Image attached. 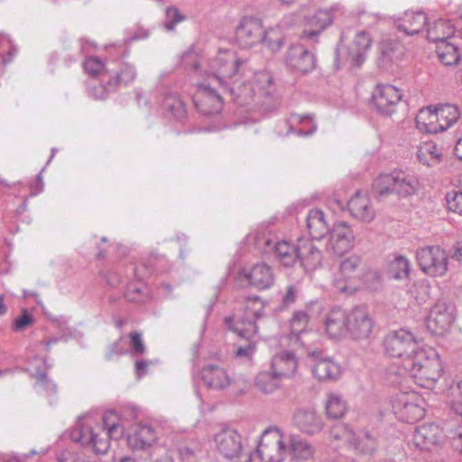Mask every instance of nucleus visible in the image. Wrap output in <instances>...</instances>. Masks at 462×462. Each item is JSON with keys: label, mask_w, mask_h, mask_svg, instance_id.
Wrapping results in <instances>:
<instances>
[{"label": "nucleus", "mask_w": 462, "mask_h": 462, "mask_svg": "<svg viewBox=\"0 0 462 462\" xmlns=\"http://www.w3.org/2000/svg\"><path fill=\"white\" fill-rule=\"evenodd\" d=\"M245 60L238 59L230 50L218 52L211 61L215 70L212 79L222 88L220 94L208 83L199 85L194 104L204 115L218 113L222 109L223 97L226 95L230 100L240 106H249L258 91L262 96H269L274 91L273 79L270 73L263 72L256 75L254 82L233 79L238 75Z\"/></svg>", "instance_id": "1"}, {"label": "nucleus", "mask_w": 462, "mask_h": 462, "mask_svg": "<svg viewBox=\"0 0 462 462\" xmlns=\"http://www.w3.org/2000/svg\"><path fill=\"white\" fill-rule=\"evenodd\" d=\"M439 354L433 348L420 346L406 330V372L413 383L422 388H432L442 374Z\"/></svg>", "instance_id": "2"}, {"label": "nucleus", "mask_w": 462, "mask_h": 462, "mask_svg": "<svg viewBox=\"0 0 462 462\" xmlns=\"http://www.w3.org/2000/svg\"><path fill=\"white\" fill-rule=\"evenodd\" d=\"M244 313L241 317H226V327L241 338L254 337L258 332L257 321L264 315V307L258 296H245L242 299Z\"/></svg>", "instance_id": "3"}, {"label": "nucleus", "mask_w": 462, "mask_h": 462, "mask_svg": "<svg viewBox=\"0 0 462 462\" xmlns=\"http://www.w3.org/2000/svg\"><path fill=\"white\" fill-rule=\"evenodd\" d=\"M217 452L225 458L232 460L235 458L251 462V453L245 452L242 444V436L235 429L225 427L214 437Z\"/></svg>", "instance_id": "4"}, {"label": "nucleus", "mask_w": 462, "mask_h": 462, "mask_svg": "<svg viewBox=\"0 0 462 462\" xmlns=\"http://www.w3.org/2000/svg\"><path fill=\"white\" fill-rule=\"evenodd\" d=\"M267 39L268 33L263 30L262 20L255 16H244L235 30L236 42L244 49L251 48Z\"/></svg>", "instance_id": "5"}, {"label": "nucleus", "mask_w": 462, "mask_h": 462, "mask_svg": "<svg viewBox=\"0 0 462 462\" xmlns=\"http://www.w3.org/2000/svg\"><path fill=\"white\" fill-rule=\"evenodd\" d=\"M455 318V305L447 300H439L430 310L427 328L432 334L442 336L449 329Z\"/></svg>", "instance_id": "6"}, {"label": "nucleus", "mask_w": 462, "mask_h": 462, "mask_svg": "<svg viewBox=\"0 0 462 462\" xmlns=\"http://www.w3.org/2000/svg\"><path fill=\"white\" fill-rule=\"evenodd\" d=\"M422 272L430 276H442L448 270V255L439 246H426L416 253Z\"/></svg>", "instance_id": "7"}, {"label": "nucleus", "mask_w": 462, "mask_h": 462, "mask_svg": "<svg viewBox=\"0 0 462 462\" xmlns=\"http://www.w3.org/2000/svg\"><path fill=\"white\" fill-rule=\"evenodd\" d=\"M307 356L312 362L313 374L319 381L336 380L341 374L340 365L320 349H307Z\"/></svg>", "instance_id": "8"}, {"label": "nucleus", "mask_w": 462, "mask_h": 462, "mask_svg": "<svg viewBox=\"0 0 462 462\" xmlns=\"http://www.w3.org/2000/svg\"><path fill=\"white\" fill-rule=\"evenodd\" d=\"M402 97V91L392 85H377L372 94L371 104L378 113L391 116Z\"/></svg>", "instance_id": "9"}, {"label": "nucleus", "mask_w": 462, "mask_h": 462, "mask_svg": "<svg viewBox=\"0 0 462 462\" xmlns=\"http://www.w3.org/2000/svg\"><path fill=\"white\" fill-rule=\"evenodd\" d=\"M348 334L354 339L367 338L372 333L374 321L367 308L356 306L348 312Z\"/></svg>", "instance_id": "10"}, {"label": "nucleus", "mask_w": 462, "mask_h": 462, "mask_svg": "<svg viewBox=\"0 0 462 462\" xmlns=\"http://www.w3.org/2000/svg\"><path fill=\"white\" fill-rule=\"evenodd\" d=\"M404 184V173L395 170L391 173H382L375 178L372 184L371 194L376 199H383L390 193L399 194Z\"/></svg>", "instance_id": "11"}, {"label": "nucleus", "mask_w": 462, "mask_h": 462, "mask_svg": "<svg viewBox=\"0 0 462 462\" xmlns=\"http://www.w3.org/2000/svg\"><path fill=\"white\" fill-rule=\"evenodd\" d=\"M341 13L342 10L339 5H334L329 8L319 9L308 19V24L310 29H305L303 36L309 40H315L322 31L333 23L337 14Z\"/></svg>", "instance_id": "12"}, {"label": "nucleus", "mask_w": 462, "mask_h": 462, "mask_svg": "<svg viewBox=\"0 0 462 462\" xmlns=\"http://www.w3.org/2000/svg\"><path fill=\"white\" fill-rule=\"evenodd\" d=\"M285 61L289 68L303 74L312 71L317 62L315 55L300 44H294L289 48Z\"/></svg>", "instance_id": "13"}, {"label": "nucleus", "mask_w": 462, "mask_h": 462, "mask_svg": "<svg viewBox=\"0 0 462 462\" xmlns=\"http://www.w3.org/2000/svg\"><path fill=\"white\" fill-rule=\"evenodd\" d=\"M354 239V232L346 222L336 223L330 231L328 249L341 255L352 248Z\"/></svg>", "instance_id": "14"}, {"label": "nucleus", "mask_w": 462, "mask_h": 462, "mask_svg": "<svg viewBox=\"0 0 462 462\" xmlns=\"http://www.w3.org/2000/svg\"><path fill=\"white\" fill-rule=\"evenodd\" d=\"M348 312L334 307L327 314L325 330L331 339H339L348 333Z\"/></svg>", "instance_id": "15"}, {"label": "nucleus", "mask_w": 462, "mask_h": 462, "mask_svg": "<svg viewBox=\"0 0 462 462\" xmlns=\"http://www.w3.org/2000/svg\"><path fill=\"white\" fill-rule=\"evenodd\" d=\"M300 265L307 271H314L321 265L322 253L319 247L314 245L312 240L300 238L298 240Z\"/></svg>", "instance_id": "16"}, {"label": "nucleus", "mask_w": 462, "mask_h": 462, "mask_svg": "<svg viewBox=\"0 0 462 462\" xmlns=\"http://www.w3.org/2000/svg\"><path fill=\"white\" fill-rule=\"evenodd\" d=\"M200 375L204 384L211 390H225L232 383V379L226 369L217 365L208 364L205 365L201 369Z\"/></svg>", "instance_id": "17"}, {"label": "nucleus", "mask_w": 462, "mask_h": 462, "mask_svg": "<svg viewBox=\"0 0 462 462\" xmlns=\"http://www.w3.org/2000/svg\"><path fill=\"white\" fill-rule=\"evenodd\" d=\"M112 416H115L113 411L106 412L102 416V420L104 424V428L106 432L105 433L106 438H100L97 433H94L93 440H91L90 446L93 448V450L96 454H106L109 449V441L107 438H115L117 439L123 434L122 427L116 422L109 423L108 420Z\"/></svg>", "instance_id": "18"}, {"label": "nucleus", "mask_w": 462, "mask_h": 462, "mask_svg": "<svg viewBox=\"0 0 462 462\" xmlns=\"http://www.w3.org/2000/svg\"><path fill=\"white\" fill-rule=\"evenodd\" d=\"M240 275L246 278L252 286L260 290L269 289L274 283L272 268L263 263L254 264L250 271L243 270Z\"/></svg>", "instance_id": "19"}, {"label": "nucleus", "mask_w": 462, "mask_h": 462, "mask_svg": "<svg viewBox=\"0 0 462 462\" xmlns=\"http://www.w3.org/2000/svg\"><path fill=\"white\" fill-rule=\"evenodd\" d=\"M441 430L434 423L423 424L414 428L413 444L420 449L429 450L439 444Z\"/></svg>", "instance_id": "20"}, {"label": "nucleus", "mask_w": 462, "mask_h": 462, "mask_svg": "<svg viewBox=\"0 0 462 462\" xmlns=\"http://www.w3.org/2000/svg\"><path fill=\"white\" fill-rule=\"evenodd\" d=\"M371 43V38L366 32H357L352 46L346 51V57L343 60L349 61L352 68H359L366 59L365 53Z\"/></svg>", "instance_id": "21"}, {"label": "nucleus", "mask_w": 462, "mask_h": 462, "mask_svg": "<svg viewBox=\"0 0 462 462\" xmlns=\"http://www.w3.org/2000/svg\"><path fill=\"white\" fill-rule=\"evenodd\" d=\"M293 421L301 432L308 435H315L323 428L322 420L313 410L299 409L293 415Z\"/></svg>", "instance_id": "22"}, {"label": "nucleus", "mask_w": 462, "mask_h": 462, "mask_svg": "<svg viewBox=\"0 0 462 462\" xmlns=\"http://www.w3.org/2000/svg\"><path fill=\"white\" fill-rule=\"evenodd\" d=\"M298 367L295 354L291 351H282L272 359L271 370L274 376L280 379L292 375Z\"/></svg>", "instance_id": "23"}, {"label": "nucleus", "mask_w": 462, "mask_h": 462, "mask_svg": "<svg viewBox=\"0 0 462 462\" xmlns=\"http://www.w3.org/2000/svg\"><path fill=\"white\" fill-rule=\"evenodd\" d=\"M156 440L154 429L147 424H138L127 438L128 445L134 450H144Z\"/></svg>", "instance_id": "24"}, {"label": "nucleus", "mask_w": 462, "mask_h": 462, "mask_svg": "<svg viewBox=\"0 0 462 462\" xmlns=\"http://www.w3.org/2000/svg\"><path fill=\"white\" fill-rule=\"evenodd\" d=\"M348 209L352 217L364 222H371L374 212L370 207L369 199L357 190L348 201Z\"/></svg>", "instance_id": "25"}, {"label": "nucleus", "mask_w": 462, "mask_h": 462, "mask_svg": "<svg viewBox=\"0 0 462 462\" xmlns=\"http://www.w3.org/2000/svg\"><path fill=\"white\" fill-rule=\"evenodd\" d=\"M416 126L420 132L437 134L443 132V126L438 123L435 106H429L420 109L415 118Z\"/></svg>", "instance_id": "26"}, {"label": "nucleus", "mask_w": 462, "mask_h": 462, "mask_svg": "<svg viewBox=\"0 0 462 462\" xmlns=\"http://www.w3.org/2000/svg\"><path fill=\"white\" fill-rule=\"evenodd\" d=\"M306 225L312 240H320L328 232L324 213L318 208L309 211L306 217Z\"/></svg>", "instance_id": "27"}, {"label": "nucleus", "mask_w": 462, "mask_h": 462, "mask_svg": "<svg viewBox=\"0 0 462 462\" xmlns=\"http://www.w3.org/2000/svg\"><path fill=\"white\" fill-rule=\"evenodd\" d=\"M385 353L391 357H402L404 353V328L391 330L383 339Z\"/></svg>", "instance_id": "28"}, {"label": "nucleus", "mask_w": 462, "mask_h": 462, "mask_svg": "<svg viewBox=\"0 0 462 462\" xmlns=\"http://www.w3.org/2000/svg\"><path fill=\"white\" fill-rule=\"evenodd\" d=\"M310 317L304 310L294 312L291 319V337L290 340L295 344L299 343L303 345L302 337L308 335L307 328L309 325Z\"/></svg>", "instance_id": "29"}, {"label": "nucleus", "mask_w": 462, "mask_h": 462, "mask_svg": "<svg viewBox=\"0 0 462 462\" xmlns=\"http://www.w3.org/2000/svg\"><path fill=\"white\" fill-rule=\"evenodd\" d=\"M425 400L413 391H406V422L412 423L425 416Z\"/></svg>", "instance_id": "30"}, {"label": "nucleus", "mask_w": 462, "mask_h": 462, "mask_svg": "<svg viewBox=\"0 0 462 462\" xmlns=\"http://www.w3.org/2000/svg\"><path fill=\"white\" fill-rule=\"evenodd\" d=\"M454 32V27L448 21L439 19L428 28L427 38L438 45L449 39Z\"/></svg>", "instance_id": "31"}, {"label": "nucleus", "mask_w": 462, "mask_h": 462, "mask_svg": "<svg viewBox=\"0 0 462 462\" xmlns=\"http://www.w3.org/2000/svg\"><path fill=\"white\" fill-rule=\"evenodd\" d=\"M435 109L438 113V123L443 126V132L451 127L461 116L459 108L454 104H439L435 106Z\"/></svg>", "instance_id": "32"}, {"label": "nucleus", "mask_w": 462, "mask_h": 462, "mask_svg": "<svg viewBox=\"0 0 462 462\" xmlns=\"http://www.w3.org/2000/svg\"><path fill=\"white\" fill-rule=\"evenodd\" d=\"M290 452L295 460H308L314 455V448L298 435H291L289 439Z\"/></svg>", "instance_id": "33"}, {"label": "nucleus", "mask_w": 462, "mask_h": 462, "mask_svg": "<svg viewBox=\"0 0 462 462\" xmlns=\"http://www.w3.org/2000/svg\"><path fill=\"white\" fill-rule=\"evenodd\" d=\"M275 256L283 266H293L299 260L298 244L294 245L284 240L280 241L276 247Z\"/></svg>", "instance_id": "34"}, {"label": "nucleus", "mask_w": 462, "mask_h": 462, "mask_svg": "<svg viewBox=\"0 0 462 462\" xmlns=\"http://www.w3.org/2000/svg\"><path fill=\"white\" fill-rule=\"evenodd\" d=\"M265 446V447H257L256 452L258 457H260L262 462H283L285 459V455L287 453V446L285 443Z\"/></svg>", "instance_id": "35"}, {"label": "nucleus", "mask_w": 462, "mask_h": 462, "mask_svg": "<svg viewBox=\"0 0 462 462\" xmlns=\"http://www.w3.org/2000/svg\"><path fill=\"white\" fill-rule=\"evenodd\" d=\"M136 78V69L134 65L129 63H120L119 69L115 75L109 76L108 85L110 88H116L119 84L127 86Z\"/></svg>", "instance_id": "36"}, {"label": "nucleus", "mask_w": 462, "mask_h": 462, "mask_svg": "<svg viewBox=\"0 0 462 462\" xmlns=\"http://www.w3.org/2000/svg\"><path fill=\"white\" fill-rule=\"evenodd\" d=\"M441 151L433 143H424L417 147L416 157L420 162L433 166L440 162Z\"/></svg>", "instance_id": "37"}, {"label": "nucleus", "mask_w": 462, "mask_h": 462, "mask_svg": "<svg viewBox=\"0 0 462 462\" xmlns=\"http://www.w3.org/2000/svg\"><path fill=\"white\" fill-rule=\"evenodd\" d=\"M349 433L352 435V438H349L350 441L355 446V448L361 453L372 454L377 448L376 438L372 433L363 431L356 438L352 430Z\"/></svg>", "instance_id": "38"}, {"label": "nucleus", "mask_w": 462, "mask_h": 462, "mask_svg": "<svg viewBox=\"0 0 462 462\" xmlns=\"http://www.w3.org/2000/svg\"><path fill=\"white\" fill-rule=\"evenodd\" d=\"M125 297L130 302L145 304L151 299L150 290L145 284L131 282L126 286Z\"/></svg>", "instance_id": "39"}, {"label": "nucleus", "mask_w": 462, "mask_h": 462, "mask_svg": "<svg viewBox=\"0 0 462 462\" xmlns=\"http://www.w3.org/2000/svg\"><path fill=\"white\" fill-rule=\"evenodd\" d=\"M436 52L439 60L446 66L456 64L459 60L458 51L454 43L448 41L437 45Z\"/></svg>", "instance_id": "40"}, {"label": "nucleus", "mask_w": 462, "mask_h": 462, "mask_svg": "<svg viewBox=\"0 0 462 462\" xmlns=\"http://www.w3.org/2000/svg\"><path fill=\"white\" fill-rule=\"evenodd\" d=\"M162 106L176 120L182 121L186 118V106L177 95L171 94L165 97Z\"/></svg>", "instance_id": "41"}, {"label": "nucleus", "mask_w": 462, "mask_h": 462, "mask_svg": "<svg viewBox=\"0 0 462 462\" xmlns=\"http://www.w3.org/2000/svg\"><path fill=\"white\" fill-rule=\"evenodd\" d=\"M95 431L90 425L80 420L70 430V439L73 442L79 443L83 447L90 446Z\"/></svg>", "instance_id": "42"}, {"label": "nucleus", "mask_w": 462, "mask_h": 462, "mask_svg": "<svg viewBox=\"0 0 462 462\" xmlns=\"http://www.w3.org/2000/svg\"><path fill=\"white\" fill-rule=\"evenodd\" d=\"M249 242L254 240L255 246L264 254H276V247L280 241L273 240L265 232L257 233L248 236Z\"/></svg>", "instance_id": "43"}, {"label": "nucleus", "mask_w": 462, "mask_h": 462, "mask_svg": "<svg viewBox=\"0 0 462 462\" xmlns=\"http://www.w3.org/2000/svg\"><path fill=\"white\" fill-rule=\"evenodd\" d=\"M347 411L346 403L337 394H329L326 402V411L328 418L340 419Z\"/></svg>", "instance_id": "44"}, {"label": "nucleus", "mask_w": 462, "mask_h": 462, "mask_svg": "<svg viewBox=\"0 0 462 462\" xmlns=\"http://www.w3.org/2000/svg\"><path fill=\"white\" fill-rule=\"evenodd\" d=\"M362 259L358 255H351L340 263V274L346 280L360 277Z\"/></svg>", "instance_id": "45"}, {"label": "nucleus", "mask_w": 462, "mask_h": 462, "mask_svg": "<svg viewBox=\"0 0 462 462\" xmlns=\"http://www.w3.org/2000/svg\"><path fill=\"white\" fill-rule=\"evenodd\" d=\"M279 380L273 371L261 372L255 378V386L264 393H271L279 387Z\"/></svg>", "instance_id": "46"}, {"label": "nucleus", "mask_w": 462, "mask_h": 462, "mask_svg": "<svg viewBox=\"0 0 462 462\" xmlns=\"http://www.w3.org/2000/svg\"><path fill=\"white\" fill-rule=\"evenodd\" d=\"M164 261V257L159 256L157 254H152L146 263H142L139 267H134L133 269L135 278L139 281L145 276V274L141 273L142 269L145 270L149 274L155 271H164V266L161 264Z\"/></svg>", "instance_id": "47"}, {"label": "nucleus", "mask_w": 462, "mask_h": 462, "mask_svg": "<svg viewBox=\"0 0 462 462\" xmlns=\"http://www.w3.org/2000/svg\"><path fill=\"white\" fill-rule=\"evenodd\" d=\"M406 21L409 27L406 26V35H413L420 32L427 23V17L423 12H406Z\"/></svg>", "instance_id": "48"}, {"label": "nucleus", "mask_w": 462, "mask_h": 462, "mask_svg": "<svg viewBox=\"0 0 462 462\" xmlns=\"http://www.w3.org/2000/svg\"><path fill=\"white\" fill-rule=\"evenodd\" d=\"M272 443H274L273 445L284 443L282 431L277 427H270L264 430L257 447L272 446Z\"/></svg>", "instance_id": "49"}, {"label": "nucleus", "mask_w": 462, "mask_h": 462, "mask_svg": "<svg viewBox=\"0 0 462 462\" xmlns=\"http://www.w3.org/2000/svg\"><path fill=\"white\" fill-rule=\"evenodd\" d=\"M32 376L35 378L36 384L48 394H55L57 393L56 383L47 377L45 370L36 368L35 372L32 374Z\"/></svg>", "instance_id": "50"}, {"label": "nucleus", "mask_w": 462, "mask_h": 462, "mask_svg": "<svg viewBox=\"0 0 462 462\" xmlns=\"http://www.w3.org/2000/svg\"><path fill=\"white\" fill-rule=\"evenodd\" d=\"M404 273V256L402 254L394 255L388 262L387 274L390 279L401 280Z\"/></svg>", "instance_id": "51"}, {"label": "nucleus", "mask_w": 462, "mask_h": 462, "mask_svg": "<svg viewBox=\"0 0 462 462\" xmlns=\"http://www.w3.org/2000/svg\"><path fill=\"white\" fill-rule=\"evenodd\" d=\"M84 70L86 73L91 76H97L103 71L106 74L111 73L112 69L106 67L103 61L97 57H89L88 58L83 64Z\"/></svg>", "instance_id": "52"}, {"label": "nucleus", "mask_w": 462, "mask_h": 462, "mask_svg": "<svg viewBox=\"0 0 462 462\" xmlns=\"http://www.w3.org/2000/svg\"><path fill=\"white\" fill-rule=\"evenodd\" d=\"M411 298L414 300V305L420 306L429 298L428 288L423 282L414 283L409 290Z\"/></svg>", "instance_id": "53"}, {"label": "nucleus", "mask_w": 462, "mask_h": 462, "mask_svg": "<svg viewBox=\"0 0 462 462\" xmlns=\"http://www.w3.org/2000/svg\"><path fill=\"white\" fill-rule=\"evenodd\" d=\"M88 94L95 99H105L108 94L116 89V88H110L108 82L105 85L100 82H93L88 85Z\"/></svg>", "instance_id": "54"}, {"label": "nucleus", "mask_w": 462, "mask_h": 462, "mask_svg": "<svg viewBox=\"0 0 462 462\" xmlns=\"http://www.w3.org/2000/svg\"><path fill=\"white\" fill-rule=\"evenodd\" d=\"M200 452L201 446L199 442L185 445L179 448V455L183 462H193Z\"/></svg>", "instance_id": "55"}, {"label": "nucleus", "mask_w": 462, "mask_h": 462, "mask_svg": "<svg viewBox=\"0 0 462 462\" xmlns=\"http://www.w3.org/2000/svg\"><path fill=\"white\" fill-rule=\"evenodd\" d=\"M184 19L185 16L182 15L175 6L168 7L165 12L164 28L168 31H171L178 23Z\"/></svg>", "instance_id": "56"}, {"label": "nucleus", "mask_w": 462, "mask_h": 462, "mask_svg": "<svg viewBox=\"0 0 462 462\" xmlns=\"http://www.w3.org/2000/svg\"><path fill=\"white\" fill-rule=\"evenodd\" d=\"M447 208L449 211L462 216V191H451L446 195Z\"/></svg>", "instance_id": "57"}, {"label": "nucleus", "mask_w": 462, "mask_h": 462, "mask_svg": "<svg viewBox=\"0 0 462 462\" xmlns=\"http://www.w3.org/2000/svg\"><path fill=\"white\" fill-rule=\"evenodd\" d=\"M9 47V50L5 55L0 54L2 57V64L4 66H6L8 63H10L15 55L17 54V49L16 47L12 43L11 40L7 35L0 34V47Z\"/></svg>", "instance_id": "58"}, {"label": "nucleus", "mask_w": 462, "mask_h": 462, "mask_svg": "<svg viewBox=\"0 0 462 462\" xmlns=\"http://www.w3.org/2000/svg\"><path fill=\"white\" fill-rule=\"evenodd\" d=\"M33 321L34 319L32 314H30L26 309H23L21 315L14 319L13 329L17 332L22 331L32 326Z\"/></svg>", "instance_id": "59"}, {"label": "nucleus", "mask_w": 462, "mask_h": 462, "mask_svg": "<svg viewBox=\"0 0 462 462\" xmlns=\"http://www.w3.org/2000/svg\"><path fill=\"white\" fill-rule=\"evenodd\" d=\"M298 294V289L295 285L291 284L287 287L284 295L282 296V303L278 307L279 310L282 311L292 304L295 303Z\"/></svg>", "instance_id": "60"}, {"label": "nucleus", "mask_w": 462, "mask_h": 462, "mask_svg": "<svg viewBox=\"0 0 462 462\" xmlns=\"http://www.w3.org/2000/svg\"><path fill=\"white\" fill-rule=\"evenodd\" d=\"M131 350L134 355L140 356L145 352V346L142 338V334L136 331L129 334Z\"/></svg>", "instance_id": "61"}, {"label": "nucleus", "mask_w": 462, "mask_h": 462, "mask_svg": "<svg viewBox=\"0 0 462 462\" xmlns=\"http://www.w3.org/2000/svg\"><path fill=\"white\" fill-rule=\"evenodd\" d=\"M398 43L394 41H387L382 43L381 53L386 61H393L395 57V51H397Z\"/></svg>", "instance_id": "62"}, {"label": "nucleus", "mask_w": 462, "mask_h": 462, "mask_svg": "<svg viewBox=\"0 0 462 462\" xmlns=\"http://www.w3.org/2000/svg\"><path fill=\"white\" fill-rule=\"evenodd\" d=\"M254 337H250L249 338H245L246 343L244 346H238L236 351V355L237 357H250L255 351V344L253 342L252 338Z\"/></svg>", "instance_id": "63"}, {"label": "nucleus", "mask_w": 462, "mask_h": 462, "mask_svg": "<svg viewBox=\"0 0 462 462\" xmlns=\"http://www.w3.org/2000/svg\"><path fill=\"white\" fill-rule=\"evenodd\" d=\"M262 42L265 43L268 46V48L273 52L280 51L282 48V46L284 45L283 38H282V37L273 38L269 34H268V39L263 40Z\"/></svg>", "instance_id": "64"}]
</instances>
